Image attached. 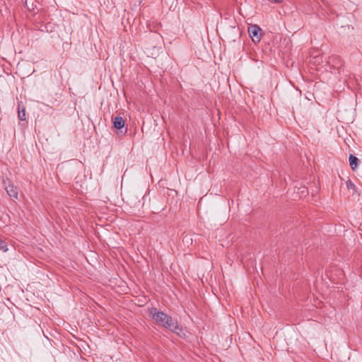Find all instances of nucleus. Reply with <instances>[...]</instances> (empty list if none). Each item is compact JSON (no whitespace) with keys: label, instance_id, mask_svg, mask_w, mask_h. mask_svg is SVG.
Masks as SVG:
<instances>
[{"label":"nucleus","instance_id":"f257e3e1","mask_svg":"<svg viewBox=\"0 0 362 362\" xmlns=\"http://www.w3.org/2000/svg\"><path fill=\"white\" fill-rule=\"evenodd\" d=\"M150 315L155 322L165 328L170 329L172 331H175L177 329V324L173 322L172 317L166 313L158 311L156 308H153L150 310Z\"/></svg>","mask_w":362,"mask_h":362},{"label":"nucleus","instance_id":"6e6552de","mask_svg":"<svg viewBox=\"0 0 362 362\" xmlns=\"http://www.w3.org/2000/svg\"><path fill=\"white\" fill-rule=\"evenodd\" d=\"M346 187L348 189H353L354 188L355 185L354 184L349 180L346 182Z\"/></svg>","mask_w":362,"mask_h":362},{"label":"nucleus","instance_id":"1a4fd4ad","mask_svg":"<svg viewBox=\"0 0 362 362\" xmlns=\"http://www.w3.org/2000/svg\"><path fill=\"white\" fill-rule=\"evenodd\" d=\"M272 1L275 2V3H280L282 1V0H272Z\"/></svg>","mask_w":362,"mask_h":362},{"label":"nucleus","instance_id":"0eeeda50","mask_svg":"<svg viewBox=\"0 0 362 362\" xmlns=\"http://www.w3.org/2000/svg\"><path fill=\"white\" fill-rule=\"evenodd\" d=\"M8 250V245L5 240L0 238V251L6 252Z\"/></svg>","mask_w":362,"mask_h":362},{"label":"nucleus","instance_id":"423d86ee","mask_svg":"<svg viewBox=\"0 0 362 362\" xmlns=\"http://www.w3.org/2000/svg\"><path fill=\"white\" fill-rule=\"evenodd\" d=\"M18 119L21 121H25L26 119L25 110L24 108L22 110L20 109V103H18Z\"/></svg>","mask_w":362,"mask_h":362},{"label":"nucleus","instance_id":"39448f33","mask_svg":"<svg viewBox=\"0 0 362 362\" xmlns=\"http://www.w3.org/2000/svg\"><path fill=\"white\" fill-rule=\"evenodd\" d=\"M349 165L353 170H356L358 165L359 160L353 154L349 155Z\"/></svg>","mask_w":362,"mask_h":362},{"label":"nucleus","instance_id":"20e7f679","mask_svg":"<svg viewBox=\"0 0 362 362\" xmlns=\"http://www.w3.org/2000/svg\"><path fill=\"white\" fill-rule=\"evenodd\" d=\"M113 126L117 129H121L124 126V120L121 116H116L112 119Z\"/></svg>","mask_w":362,"mask_h":362},{"label":"nucleus","instance_id":"f03ea898","mask_svg":"<svg viewBox=\"0 0 362 362\" xmlns=\"http://www.w3.org/2000/svg\"><path fill=\"white\" fill-rule=\"evenodd\" d=\"M3 187L6 191L7 194L12 199H17L18 193L16 186L13 184L11 180L6 178L3 180Z\"/></svg>","mask_w":362,"mask_h":362},{"label":"nucleus","instance_id":"7ed1b4c3","mask_svg":"<svg viewBox=\"0 0 362 362\" xmlns=\"http://www.w3.org/2000/svg\"><path fill=\"white\" fill-rule=\"evenodd\" d=\"M261 31L262 29L257 25H252L248 27V33L255 43L260 42L262 37Z\"/></svg>","mask_w":362,"mask_h":362}]
</instances>
